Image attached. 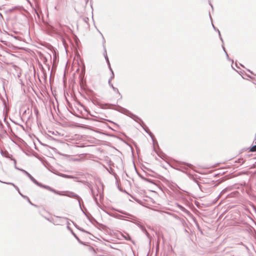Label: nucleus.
Returning a JSON list of instances; mask_svg holds the SVG:
<instances>
[{
  "label": "nucleus",
  "instance_id": "obj_11",
  "mask_svg": "<svg viewBox=\"0 0 256 256\" xmlns=\"http://www.w3.org/2000/svg\"><path fill=\"white\" fill-rule=\"evenodd\" d=\"M110 86L112 88L113 90L116 92V94H118L120 96H121L120 92H119L118 91V90L116 88H115L113 84H112V82H110V84H109Z\"/></svg>",
  "mask_w": 256,
  "mask_h": 256
},
{
  "label": "nucleus",
  "instance_id": "obj_24",
  "mask_svg": "<svg viewBox=\"0 0 256 256\" xmlns=\"http://www.w3.org/2000/svg\"><path fill=\"white\" fill-rule=\"evenodd\" d=\"M64 178H73V176H68V175H66V174H64Z\"/></svg>",
  "mask_w": 256,
  "mask_h": 256
},
{
  "label": "nucleus",
  "instance_id": "obj_17",
  "mask_svg": "<svg viewBox=\"0 0 256 256\" xmlns=\"http://www.w3.org/2000/svg\"><path fill=\"white\" fill-rule=\"evenodd\" d=\"M14 161V168L18 170H20V168H18L16 166V160L14 158L13 160H12Z\"/></svg>",
  "mask_w": 256,
  "mask_h": 256
},
{
  "label": "nucleus",
  "instance_id": "obj_16",
  "mask_svg": "<svg viewBox=\"0 0 256 256\" xmlns=\"http://www.w3.org/2000/svg\"><path fill=\"white\" fill-rule=\"evenodd\" d=\"M110 72H112V75L108 80V84H110L112 80L114 78V74L112 70H110Z\"/></svg>",
  "mask_w": 256,
  "mask_h": 256
},
{
  "label": "nucleus",
  "instance_id": "obj_5",
  "mask_svg": "<svg viewBox=\"0 0 256 256\" xmlns=\"http://www.w3.org/2000/svg\"><path fill=\"white\" fill-rule=\"evenodd\" d=\"M181 164H182V166H180V168L182 169V172H184V170H187L188 168L192 169L193 167H194L192 164L186 163V162H183Z\"/></svg>",
  "mask_w": 256,
  "mask_h": 256
},
{
  "label": "nucleus",
  "instance_id": "obj_22",
  "mask_svg": "<svg viewBox=\"0 0 256 256\" xmlns=\"http://www.w3.org/2000/svg\"><path fill=\"white\" fill-rule=\"evenodd\" d=\"M238 162L242 164L244 163V161L242 158V159L240 158L238 160Z\"/></svg>",
  "mask_w": 256,
  "mask_h": 256
},
{
  "label": "nucleus",
  "instance_id": "obj_10",
  "mask_svg": "<svg viewBox=\"0 0 256 256\" xmlns=\"http://www.w3.org/2000/svg\"><path fill=\"white\" fill-rule=\"evenodd\" d=\"M137 226L143 231L148 237H149V234L146 230L140 224H136Z\"/></svg>",
  "mask_w": 256,
  "mask_h": 256
},
{
  "label": "nucleus",
  "instance_id": "obj_26",
  "mask_svg": "<svg viewBox=\"0 0 256 256\" xmlns=\"http://www.w3.org/2000/svg\"><path fill=\"white\" fill-rule=\"evenodd\" d=\"M26 200H28V202L31 204L33 205V204L32 203V202H30V199L28 198V197H27V198H26Z\"/></svg>",
  "mask_w": 256,
  "mask_h": 256
},
{
  "label": "nucleus",
  "instance_id": "obj_7",
  "mask_svg": "<svg viewBox=\"0 0 256 256\" xmlns=\"http://www.w3.org/2000/svg\"><path fill=\"white\" fill-rule=\"evenodd\" d=\"M238 191H234L233 192H230V194H228L226 196L224 197V199L227 198H234L238 196Z\"/></svg>",
  "mask_w": 256,
  "mask_h": 256
},
{
  "label": "nucleus",
  "instance_id": "obj_20",
  "mask_svg": "<svg viewBox=\"0 0 256 256\" xmlns=\"http://www.w3.org/2000/svg\"><path fill=\"white\" fill-rule=\"evenodd\" d=\"M250 151L256 152V145H254L253 146H252L250 149Z\"/></svg>",
  "mask_w": 256,
  "mask_h": 256
},
{
  "label": "nucleus",
  "instance_id": "obj_2",
  "mask_svg": "<svg viewBox=\"0 0 256 256\" xmlns=\"http://www.w3.org/2000/svg\"><path fill=\"white\" fill-rule=\"evenodd\" d=\"M66 222V224H70L68 219L62 217H56V219L54 220V224L56 225H62L64 222Z\"/></svg>",
  "mask_w": 256,
  "mask_h": 256
},
{
  "label": "nucleus",
  "instance_id": "obj_25",
  "mask_svg": "<svg viewBox=\"0 0 256 256\" xmlns=\"http://www.w3.org/2000/svg\"><path fill=\"white\" fill-rule=\"evenodd\" d=\"M222 48H223V50H224V52H225V53L226 54V57H227L228 59V56L226 52V51L225 48H224V46H222Z\"/></svg>",
  "mask_w": 256,
  "mask_h": 256
},
{
  "label": "nucleus",
  "instance_id": "obj_21",
  "mask_svg": "<svg viewBox=\"0 0 256 256\" xmlns=\"http://www.w3.org/2000/svg\"><path fill=\"white\" fill-rule=\"evenodd\" d=\"M72 234H73V236L76 238L78 240L80 241L79 238L78 237V236L73 232L72 230Z\"/></svg>",
  "mask_w": 256,
  "mask_h": 256
},
{
  "label": "nucleus",
  "instance_id": "obj_12",
  "mask_svg": "<svg viewBox=\"0 0 256 256\" xmlns=\"http://www.w3.org/2000/svg\"><path fill=\"white\" fill-rule=\"evenodd\" d=\"M28 178L30 179L36 184L39 186L40 185V182H38L33 176L30 175Z\"/></svg>",
  "mask_w": 256,
  "mask_h": 256
},
{
  "label": "nucleus",
  "instance_id": "obj_1",
  "mask_svg": "<svg viewBox=\"0 0 256 256\" xmlns=\"http://www.w3.org/2000/svg\"><path fill=\"white\" fill-rule=\"evenodd\" d=\"M39 186L41 187V188H46L56 194H58V195H64V192H60V191H57L56 190L52 188L51 187L48 186H46V185H44L40 183V185H39Z\"/></svg>",
  "mask_w": 256,
  "mask_h": 256
},
{
  "label": "nucleus",
  "instance_id": "obj_13",
  "mask_svg": "<svg viewBox=\"0 0 256 256\" xmlns=\"http://www.w3.org/2000/svg\"><path fill=\"white\" fill-rule=\"evenodd\" d=\"M178 206L181 210L184 212L185 213H186V214L190 213L189 211L188 210H187L186 208H185L184 207H183L180 204H178Z\"/></svg>",
  "mask_w": 256,
  "mask_h": 256
},
{
  "label": "nucleus",
  "instance_id": "obj_18",
  "mask_svg": "<svg viewBox=\"0 0 256 256\" xmlns=\"http://www.w3.org/2000/svg\"><path fill=\"white\" fill-rule=\"evenodd\" d=\"M92 196H93V197H94V200L96 202V200H97V198H96V194H95V192H94V190H92Z\"/></svg>",
  "mask_w": 256,
  "mask_h": 256
},
{
  "label": "nucleus",
  "instance_id": "obj_3",
  "mask_svg": "<svg viewBox=\"0 0 256 256\" xmlns=\"http://www.w3.org/2000/svg\"><path fill=\"white\" fill-rule=\"evenodd\" d=\"M101 35L102 36V40H103L102 43H103V47H104V58H105L108 64V66L110 70H112V68H111V66H110V61H109V60H108V55H107L106 48L105 46H104V43L106 42V40H104V36H102V34H101Z\"/></svg>",
  "mask_w": 256,
  "mask_h": 256
},
{
  "label": "nucleus",
  "instance_id": "obj_32",
  "mask_svg": "<svg viewBox=\"0 0 256 256\" xmlns=\"http://www.w3.org/2000/svg\"><path fill=\"white\" fill-rule=\"evenodd\" d=\"M236 64V67H238L237 64H236H236Z\"/></svg>",
  "mask_w": 256,
  "mask_h": 256
},
{
  "label": "nucleus",
  "instance_id": "obj_14",
  "mask_svg": "<svg viewBox=\"0 0 256 256\" xmlns=\"http://www.w3.org/2000/svg\"><path fill=\"white\" fill-rule=\"evenodd\" d=\"M144 130L149 134V135L152 138L153 140V134H152V132L148 130V128L146 127V128H144Z\"/></svg>",
  "mask_w": 256,
  "mask_h": 256
},
{
  "label": "nucleus",
  "instance_id": "obj_19",
  "mask_svg": "<svg viewBox=\"0 0 256 256\" xmlns=\"http://www.w3.org/2000/svg\"><path fill=\"white\" fill-rule=\"evenodd\" d=\"M8 184H11V185H12V186H14L16 188V190L18 192H19V190H19L18 188L14 184H13V183H12V182H9V183H8Z\"/></svg>",
  "mask_w": 256,
  "mask_h": 256
},
{
  "label": "nucleus",
  "instance_id": "obj_6",
  "mask_svg": "<svg viewBox=\"0 0 256 256\" xmlns=\"http://www.w3.org/2000/svg\"><path fill=\"white\" fill-rule=\"evenodd\" d=\"M63 196H67L68 197H70V198H76L78 200L79 203H80V197L73 192H67L66 194H64Z\"/></svg>",
  "mask_w": 256,
  "mask_h": 256
},
{
  "label": "nucleus",
  "instance_id": "obj_9",
  "mask_svg": "<svg viewBox=\"0 0 256 256\" xmlns=\"http://www.w3.org/2000/svg\"><path fill=\"white\" fill-rule=\"evenodd\" d=\"M2 154L4 156V157L10 158L11 160H12L14 158L8 152H5L4 154H3L2 151L1 152Z\"/></svg>",
  "mask_w": 256,
  "mask_h": 256
},
{
  "label": "nucleus",
  "instance_id": "obj_23",
  "mask_svg": "<svg viewBox=\"0 0 256 256\" xmlns=\"http://www.w3.org/2000/svg\"><path fill=\"white\" fill-rule=\"evenodd\" d=\"M218 30V34H219L220 38L222 42H223V40H222V38L221 36V34H220V30Z\"/></svg>",
  "mask_w": 256,
  "mask_h": 256
},
{
  "label": "nucleus",
  "instance_id": "obj_30",
  "mask_svg": "<svg viewBox=\"0 0 256 256\" xmlns=\"http://www.w3.org/2000/svg\"><path fill=\"white\" fill-rule=\"evenodd\" d=\"M212 26H213V28H214V30H216V28H215L214 26V24H212Z\"/></svg>",
  "mask_w": 256,
  "mask_h": 256
},
{
  "label": "nucleus",
  "instance_id": "obj_8",
  "mask_svg": "<svg viewBox=\"0 0 256 256\" xmlns=\"http://www.w3.org/2000/svg\"><path fill=\"white\" fill-rule=\"evenodd\" d=\"M118 212L122 214L126 215V217L128 218H131L134 220L136 219V218L134 216H133L132 215L128 213L125 212H123L122 210H118Z\"/></svg>",
  "mask_w": 256,
  "mask_h": 256
},
{
  "label": "nucleus",
  "instance_id": "obj_15",
  "mask_svg": "<svg viewBox=\"0 0 256 256\" xmlns=\"http://www.w3.org/2000/svg\"><path fill=\"white\" fill-rule=\"evenodd\" d=\"M19 170L22 172L24 174L28 177L30 175L28 172H26L24 170L20 168Z\"/></svg>",
  "mask_w": 256,
  "mask_h": 256
},
{
  "label": "nucleus",
  "instance_id": "obj_29",
  "mask_svg": "<svg viewBox=\"0 0 256 256\" xmlns=\"http://www.w3.org/2000/svg\"><path fill=\"white\" fill-rule=\"evenodd\" d=\"M124 217V216H120V218H122Z\"/></svg>",
  "mask_w": 256,
  "mask_h": 256
},
{
  "label": "nucleus",
  "instance_id": "obj_33",
  "mask_svg": "<svg viewBox=\"0 0 256 256\" xmlns=\"http://www.w3.org/2000/svg\"><path fill=\"white\" fill-rule=\"evenodd\" d=\"M18 192V193H19L20 194H21V192H20V190H19V192Z\"/></svg>",
  "mask_w": 256,
  "mask_h": 256
},
{
  "label": "nucleus",
  "instance_id": "obj_4",
  "mask_svg": "<svg viewBox=\"0 0 256 256\" xmlns=\"http://www.w3.org/2000/svg\"><path fill=\"white\" fill-rule=\"evenodd\" d=\"M232 190V187H231V186L227 187V188H224L223 190H222V191L220 192V194L216 198V200H218L220 197H222V196H224L226 193L230 192Z\"/></svg>",
  "mask_w": 256,
  "mask_h": 256
},
{
  "label": "nucleus",
  "instance_id": "obj_28",
  "mask_svg": "<svg viewBox=\"0 0 256 256\" xmlns=\"http://www.w3.org/2000/svg\"><path fill=\"white\" fill-rule=\"evenodd\" d=\"M68 224V226H67V228H68V230H70L72 232V230L70 228V226H68V225H69V224Z\"/></svg>",
  "mask_w": 256,
  "mask_h": 256
},
{
  "label": "nucleus",
  "instance_id": "obj_31",
  "mask_svg": "<svg viewBox=\"0 0 256 256\" xmlns=\"http://www.w3.org/2000/svg\"><path fill=\"white\" fill-rule=\"evenodd\" d=\"M13 37H14V38L16 39H17V37L16 36H14Z\"/></svg>",
  "mask_w": 256,
  "mask_h": 256
},
{
  "label": "nucleus",
  "instance_id": "obj_27",
  "mask_svg": "<svg viewBox=\"0 0 256 256\" xmlns=\"http://www.w3.org/2000/svg\"><path fill=\"white\" fill-rule=\"evenodd\" d=\"M20 195L22 197L26 199V198H27L28 196H24L22 194H20Z\"/></svg>",
  "mask_w": 256,
  "mask_h": 256
}]
</instances>
